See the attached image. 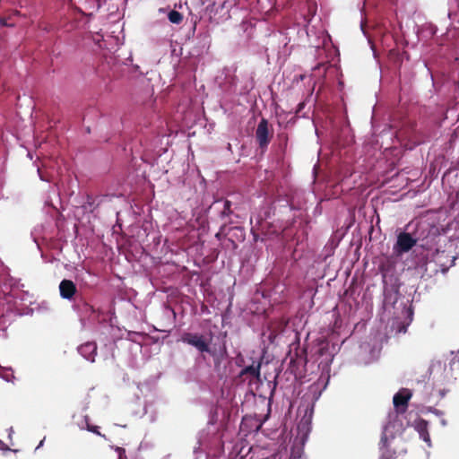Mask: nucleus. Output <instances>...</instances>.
<instances>
[{
  "mask_svg": "<svg viewBox=\"0 0 459 459\" xmlns=\"http://www.w3.org/2000/svg\"><path fill=\"white\" fill-rule=\"evenodd\" d=\"M389 432L390 425H386L384 428L380 440V459H402L401 456L406 453L404 441L401 437L389 435Z\"/></svg>",
  "mask_w": 459,
  "mask_h": 459,
  "instance_id": "obj_1",
  "label": "nucleus"
},
{
  "mask_svg": "<svg viewBox=\"0 0 459 459\" xmlns=\"http://www.w3.org/2000/svg\"><path fill=\"white\" fill-rule=\"evenodd\" d=\"M181 340L183 342L196 348L200 352H208L212 356H214V352L209 347L204 335L198 333H185Z\"/></svg>",
  "mask_w": 459,
  "mask_h": 459,
  "instance_id": "obj_2",
  "label": "nucleus"
},
{
  "mask_svg": "<svg viewBox=\"0 0 459 459\" xmlns=\"http://www.w3.org/2000/svg\"><path fill=\"white\" fill-rule=\"evenodd\" d=\"M272 134L269 132V122L263 117L255 130V139L262 151H265L271 142Z\"/></svg>",
  "mask_w": 459,
  "mask_h": 459,
  "instance_id": "obj_3",
  "label": "nucleus"
},
{
  "mask_svg": "<svg viewBox=\"0 0 459 459\" xmlns=\"http://www.w3.org/2000/svg\"><path fill=\"white\" fill-rule=\"evenodd\" d=\"M417 243V238H413L408 232H401L397 236L396 243L394 246V251L397 255L409 252Z\"/></svg>",
  "mask_w": 459,
  "mask_h": 459,
  "instance_id": "obj_4",
  "label": "nucleus"
},
{
  "mask_svg": "<svg viewBox=\"0 0 459 459\" xmlns=\"http://www.w3.org/2000/svg\"><path fill=\"white\" fill-rule=\"evenodd\" d=\"M260 368L261 362L253 361L251 365L247 366L241 369L238 375V378L242 382H251L254 379H258L260 377Z\"/></svg>",
  "mask_w": 459,
  "mask_h": 459,
  "instance_id": "obj_5",
  "label": "nucleus"
},
{
  "mask_svg": "<svg viewBox=\"0 0 459 459\" xmlns=\"http://www.w3.org/2000/svg\"><path fill=\"white\" fill-rule=\"evenodd\" d=\"M412 396L411 390L402 388L398 393L394 395L393 403L399 412H404L408 407V403Z\"/></svg>",
  "mask_w": 459,
  "mask_h": 459,
  "instance_id": "obj_6",
  "label": "nucleus"
},
{
  "mask_svg": "<svg viewBox=\"0 0 459 459\" xmlns=\"http://www.w3.org/2000/svg\"><path fill=\"white\" fill-rule=\"evenodd\" d=\"M60 296L65 299H72L77 291L73 281L65 279L59 284Z\"/></svg>",
  "mask_w": 459,
  "mask_h": 459,
  "instance_id": "obj_7",
  "label": "nucleus"
},
{
  "mask_svg": "<svg viewBox=\"0 0 459 459\" xmlns=\"http://www.w3.org/2000/svg\"><path fill=\"white\" fill-rule=\"evenodd\" d=\"M78 351L87 360L94 362L97 355V345L93 342H88L79 346Z\"/></svg>",
  "mask_w": 459,
  "mask_h": 459,
  "instance_id": "obj_8",
  "label": "nucleus"
},
{
  "mask_svg": "<svg viewBox=\"0 0 459 459\" xmlns=\"http://www.w3.org/2000/svg\"><path fill=\"white\" fill-rule=\"evenodd\" d=\"M415 429L418 431L420 438H422L429 446H430L429 422L426 420L420 419L415 422Z\"/></svg>",
  "mask_w": 459,
  "mask_h": 459,
  "instance_id": "obj_9",
  "label": "nucleus"
},
{
  "mask_svg": "<svg viewBox=\"0 0 459 459\" xmlns=\"http://www.w3.org/2000/svg\"><path fill=\"white\" fill-rule=\"evenodd\" d=\"M450 370L452 371L454 377L459 378V353L454 355L449 363Z\"/></svg>",
  "mask_w": 459,
  "mask_h": 459,
  "instance_id": "obj_10",
  "label": "nucleus"
},
{
  "mask_svg": "<svg viewBox=\"0 0 459 459\" xmlns=\"http://www.w3.org/2000/svg\"><path fill=\"white\" fill-rule=\"evenodd\" d=\"M168 18H169V22L174 23V24H179L183 21L182 13L178 12V11H176V10H171L168 13Z\"/></svg>",
  "mask_w": 459,
  "mask_h": 459,
  "instance_id": "obj_11",
  "label": "nucleus"
},
{
  "mask_svg": "<svg viewBox=\"0 0 459 459\" xmlns=\"http://www.w3.org/2000/svg\"><path fill=\"white\" fill-rule=\"evenodd\" d=\"M231 212V203L228 200L224 201L223 209L220 213L221 218L224 219L225 217H228Z\"/></svg>",
  "mask_w": 459,
  "mask_h": 459,
  "instance_id": "obj_12",
  "label": "nucleus"
},
{
  "mask_svg": "<svg viewBox=\"0 0 459 459\" xmlns=\"http://www.w3.org/2000/svg\"><path fill=\"white\" fill-rule=\"evenodd\" d=\"M88 419L89 417L88 416H85V420H86V429L87 430L94 433V434H97V435H101L99 431V427L98 426H93V425H91L89 422H88Z\"/></svg>",
  "mask_w": 459,
  "mask_h": 459,
  "instance_id": "obj_13",
  "label": "nucleus"
},
{
  "mask_svg": "<svg viewBox=\"0 0 459 459\" xmlns=\"http://www.w3.org/2000/svg\"><path fill=\"white\" fill-rule=\"evenodd\" d=\"M269 4H272L273 2H268ZM273 13V5L270 4V8L268 9V11L266 12L265 15L266 16H270L271 13Z\"/></svg>",
  "mask_w": 459,
  "mask_h": 459,
  "instance_id": "obj_14",
  "label": "nucleus"
},
{
  "mask_svg": "<svg viewBox=\"0 0 459 459\" xmlns=\"http://www.w3.org/2000/svg\"><path fill=\"white\" fill-rule=\"evenodd\" d=\"M399 332H403L405 333L406 332V326L403 325L400 329H399Z\"/></svg>",
  "mask_w": 459,
  "mask_h": 459,
  "instance_id": "obj_15",
  "label": "nucleus"
},
{
  "mask_svg": "<svg viewBox=\"0 0 459 459\" xmlns=\"http://www.w3.org/2000/svg\"><path fill=\"white\" fill-rule=\"evenodd\" d=\"M366 2H363V6L361 7V10L363 11L365 9Z\"/></svg>",
  "mask_w": 459,
  "mask_h": 459,
  "instance_id": "obj_16",
  "label": "nucleus"
},
{
  "mask_svg": "<svg viewBox=\"0 0 459 459\" xmlns=\"http://www.w3.org/2000/svg\"><path fill=\"white\" fill-rule=\"evenodd\" d=\"M299 106V109L300 110V109L303 108L304 104H303V103H300Z\"/></svg>",
  "mask_w": 459,
  "mask_h": 459,
  "instance_id": "obj_17",
  "label": "nucleus"
},
{
  "mask_svg": "<svg viewBox=\"0 0 459 459\" xmlns=\"http://www.w3.org/2000/svg\"><path fill=\"white\" fill-rule=\"evenodd\" d=\"M100 7V2H97V8L99 9Z\"/></svg>",
  "mask_w": 459,
  "mask_h": 459,
  "instance_id": "obj_18",
  "label": "nucleus"
},
{
  "mask_svg": "<svg viewBox=\"0 0 459 459\" xmlns=\"http://www.w3.org/2000/svg\"><path fill=\"white\" fill-rule=\"evenodd\" d=\"M262 427V424H259L256 428V430H258Z\"/></svg>",
  "mask_w": 459,
  "mask_h": 459,
  "instance_id": "obj_19",
  "label": "nucleus"
},
{
  "mask_svg": "<svg viewBox=\"0 0 459 459\" xmlns=\"http://www.w3.org/2000/svg\"><path fill=\"white\" fill-rule=\"evenodd\" d=\"M181 7H182V3L179 2L178 8H181Z\"/></svg>",
  "mask_w": 459,
  "mask_h": 459,
  "instance_id": "obj_20",
  "label": "nucleus"
},
{
  "mask_svg": "<svg viewBox=\"0 0 459 459\" xmlns=\"http://www.w3.org/2000/svg\"><path fill=\"white\" fill-rule=\"evenodd\" d=\"M284 139H285V141H287L288 140V136L284 135Z\"/></svg>",
  "mask_w": 459,
  "mask_h": 459,
  "instance_id": "obj_21",
  "label": "nucleus"
}]
</instances>
